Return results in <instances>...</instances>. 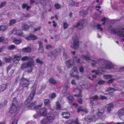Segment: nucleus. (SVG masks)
Wrapping results in <instances>:
<instances>
[{
    "mask_svg": "<svg viewBox=\"0 0 124 124\" xmlns=\"http://www.w3.org/2000/svg\"><path fill=\"white\" fill-rule=\"evenodd\" d=\"M35 86V85H34L33 87L31 88V90L32 91L31 92L30 96L28 97V99L26 100L25 102V105H28L27 107L29 108H32L35 105V103H31L29 105L28 104L31 101L34 95L36 88Z\"/></svg>",
    "mask_w": 124,
    "mask_h": 124,
    "instance_id": "f257e3e1",
    "label": "nucleus"
},
{
    "mask_svg": "<svg viewBox=\"0 0 124 124\" xmlns=\"http://www.w3.org/2000/svg\"><path fill=\"white\" fill-rule=\"evenodd\" d=\"M54 119V116L53 114H48L46 116L40 121V123L41 124H49L53 122Z\"/></svg>",
    "mask_w": 124,
    "mask_h": 124,
    "instance_id": "f03ea898",
    "label": "nucleus"
},
{
    "mask_svg": "<svg viewBox=\"0 0 124 124\" xmlns=\"http://www.w3.org/2000/svg\"><path fill=\"white\" fill-rule=\"evenodd\" d=\"M81 89H79L78 87L74 89V91L76 92V94L75 95L77 97V99L78 102L80 104H81L82 102V100L81 97H82V95L81 93Z\"/></svg>",
    "mask_w": 124,
    "mask_h": 124,
    "instance_id": "7ed1b4c3",
    "label": "nucleus"
},
{
    "mask_svg": "<svg viewBox=\"0 0 124 124\" xmlns=\"http://www.w3.org/2000/svg\"><path fill=\"white\" fill-rule=\"evenodd\" d=\"M78 68L76 67H73L70 72V75L73 77H75L77 79H79L80 78L78 75Z\"/></svg>",
    "mask_w": 124,
    "mask_h": 124,
    "instance_id": "20e7f679",
    "label": "nucleus"
},
{
    "mask_svg": "<svg viewBox=\"0 0 124 124\" xmlns=\"http://www.w3.org/2000/svg\"><path fill=\"white\" fill-rule=\"evenodd\" d=\"M115 65L109 61H104L102 65V67L106 69H112L114 67Z\"/></svg>",
    "mask_w": 124,
    "mask_h": 124,
    "instance_id": "39448f33",
    "label": "nucleus"
},
{
    "mask_svg": "<svg viewBox=\"0 0 124 124\" xmlns=\"http://www.w3.org/2000/svg\"><path fill=\"white\" fill-rule=\"evenodd\" d=\"M111 31L117 36H122L124 37V29L123 28L120 30L113 29Z\"/></svg>",
    "mask_w": 124,
    "mask_h": 124,
    "instance_id": "423d86ee",
    "label": "nucleus"
},
{
    "mask_svg": "<svg viewBox=\"0 0 124 124\" xmlns=\"http://www.w3.org/2000/svg\"><path fill=\"white\" fill-rule=\"evenodd\" d=\"M19 108L16 107L15 105L13 103L11 107L10 108L9 112L11 113H13L14 115L16 114L19 112Z\"/></svg>",
    "mask_w": 124,
    "mask_h": 124,
    "instance_id": "0eeeda50",
    "label": "nucleus"
},
{
    "mask_svg": "<svg viewBox=\"0 0 124 124\" xmlns=\"http://www.w3.org/2000/svg\"><path fill=\"white\" fill-rule=\"evenodd\" d=\"M81 46L80 43L78 39H74L73 41V44L70 45V47L72 48L77 49Z\"/></svg>",
    "mask_w": 124,
    "mask_h": 124,
    "instance_id": "6e6552de",
    "label": "nucleus"
},
{
    "mask_svg": "<svg viewBox=\"0 0 124 124\" xmlns=\"http://www.w3.org/2000/svg\"><path fill=\"white\" fill-rule=\"evenodd\" d=\"M29 84V81L27 79L23 78L21 79L20 82V84L24 87L28 86Z\"/></svg>",
    "mask_w": 124,
    "mask_h": 124,
    "instance_id": "1a4fd4ad",
    "label": "nucleus"
},
{
    "mask_svg": "<svg viewBox=\"0 0 124 124\" xmlns=\"http://www.w3.org/2000/svg\"><path fill=\"white\" fill-rule=\"evenodd\" d=\"M34 62L33 60L31 59V62L29 61L27 63H23L22 65L21 68L24 69L28 67H31L34 66Z\"/></svg>",
    "mask_w": 124,
    "mask_h": 124,
    "instance_id": "9d476101",
    "label": "nucleus"
},
{
    "mask_svg": "<svg viewBox=\"0 0 124 124\" xmlns=\"http://www.w3.org/2000/svg\"><path fill=\"white\" fill-rule=\"evenodd\" d=\"M13 56V62L16 63H18L21 58V54H19L15 55Z\"/></svg>",
    "mask_w": 124,
    "mask_h": 124,
    "instance_id": "9b49d317",
    "label": "nucleus"
},
{
    "mask_svg": "<svg viewBox=\"0 0 124 124\" xmlns=\"http://www.w3.org/2000/svg\"><path fill=\"white\" fill-rule=\"evenodd\" d=\"M104 111V108H100L98 109V112L97 113V115L99 117L102 116L103 117L102 118V117H100L102 119H104L105 117V116L103 115Z\"/></svg>",
    "mask_w": 124,
    "mask_h": 124,
    "instance_id": "f8f14e48",
    "label": "nucleus"
},
{
    "mask_svg": "<svg viewBox=\"0 0 124 124\" xmlns=\"http://www.w3.org/2000/svg\"><path fill=\"white\" fill-rule=\"evenodd\" d=\"M70 87L67 85H64L63 87V89L62 91V93L64 95L67 96L70 94V92L67 91L68 88H69Z\"/></svg>",
    "mask_w": 124,
    "mask_h": 124,
    "instance_id": "ddd939ff",
    "label": "nucleus"
},
{
    "mask_svg": "<svg viewBox=\"0 0 124 124\" xmlns=\"http://www.w3.org/2000/svg\"><path fill=\"white\" fill-rule=\"evenodd\" d=\"M118 116L120 118L124 120V108L120 109L118 111Z\"/></svg>",
    "mask_w": 124,
    "mask_h": 124,
    "instance_id": "4468645a",
    "label": "nucleus"
},
{
    "mask_svg": "<svg viewBox=\"0 0 124 124\" xmlns=\"http://www.w3.org/2000/svg\"><path fill=\"white\" fill-rule=\"evenodd\" d=\"M39 114L40 116H46L47 113V110L45 108H43L40 109Z\"/></svg>",
    "mask_w": 124,
    "mask_h": 124,
    "instance_id": "2eb2a0df",
    "label": "nucleus"
},
{
    "mask_svg": "<svg viewBox=\"0 0 124 124\" xmlns=\"http://www.w3.org/2000/svg\"><path fill=\"white\" fill-rule=\"evenodd\" d=\"M66 66L67 68H71L73 66V63L71 60H69L66 62Z\"/></svg>",
    "mask_w": 124,
    "mask_h": 124,
    "instance_id": "dca6fc26",
    "label": "nucleus"
},
{
    "mask_svg": "<svg viewBox=\"0 0 124 124\" xmlns=\"http://www.w3.org/2000/svg\"><path fill=\"white\" fill-rule=\"evenodd\" d=\"M114 107V105L112 103H110L107 105L106 107V108L107 109L108 111H110L112 110V108Z\"/></svg>",
    "mask_w": 124,
    "mask_h": 124,
    "instance_id": "f3484780",
    "label": "nucleus"
},
{
    "mask_svg": "<svg viewBox=\"0 0 124 124\" xmlns=\"http://www.w3.org/2000/svg\"><path fill=\"white\" fill-rule=\"evenodd\" d=\"M102 60V59H98L97 61L95 60H93L91 59H90L89 61V62H91V64L93 66L95 67L96 66V64L97 63V62L98 61H100Z\"/></svg>",
    "mask_w": 124,
    "mask_h": 124,
    "instance_id": "a211bd4d",
    "label": "nucleus"
},
{
    "mask_svg": "<svg viewBox=\"0 0 124 124\" xmlns=\"http://www.w3.org/2000/svg\"><path fill=\"white\" fill-rule=\"evenodd\" d=\"M73 62L75 64L80 65L81 64L79 59L76 56L73 58Z\"/></svg>",
    "mask_w": 124,
    "mask_h": 124,
    "instance_id": "6ab92c4d",
    "label": "nucleus"
},
{
    "mask_svg": "<svg viewBox=\"0 0 124 124\" xmlns=\"http://www.w3.org/2000/svg\"><path fill=\"white\" fill-rule=\"evenodd\" d=\"M13 31L12 33H13L19 36H21L22 35V32L21 31L16 30V29H14L13 30Z\"/></svg>",
    "mask_w": 124,
    "mask_h": 124,
    "instance_id": "aec40b11",
    "label": "nucleus"
},
{
    "mask_svg": "<svg viewBox=\"0 0 124 124\" xmlns=\"http://www.w3.org/2000/svg\"><path fill=\"white\" fill-rule=\"evenodd\" d=\"M22 51L25 53H30L31 52V49L30 47H28L23 48L22 49Z\"/></svg>",
    "mask_w": 124,
    "mask_h": 124,
    "instance_id": "412c9836",
    "label": "nucleus"
},
{
    "mask_svg": "<svg viewBox=\"0 0 124 124\" xmlns=\"http://www.w3.org/2000/svg\"><path fill=\"white\" fill-rule=\"evenodd\" d=\"M81 57L84 60L86 61H89L91 59L90 57L88 55H81Z\"/></svg>",
    "mask_w": 124,
    "mask_h": 124,
    "instance_id": "4be33fe9",
    "label": "nucleus"
},
{
    "mask_svg": "<svg viewBox=\"0 0 124 124\" xmlns=\"http://www.w3.org/2000/svg\"><path fill=\"white\" fill-rule=\"evenodd\" d=\"M92 72L93 73H95L96 74L98 75H100L102 73V72H100V70L99 69L96 70H93L92 71Z\"/></svg>",
    "mask_w": 124,
    "mask_h": 124,
    "instance_id": "5701e85b",
    "label": "nucleus"
},
{
    "mask_svg": "<svg viewBox=\"0 0 124 124\" xmlns=\"http://www.w3.org/2000/svg\"><path fill=\"white\" fill-rule=\"evenodd\" d=\"M62 115L63 116V117L66 119L68 118L70 116V114L69 113L66 112L62 113Z\"/></svg>",
    "mask_w": 124,
    "mask_h": 124,
    "instance_id": "b1692460",
    "label": "nucleus"
},
{
    "mask_svg": "<svg viewBox=\"0 0 124 124\" xmlns=\"http://www.w3.org/2000/svg\"><path fill=\"white\" fill-rule=\"evenodd\" d=\"M48 55L51 57V59L52 60H54L56 58L55 54L54 53L53 54L51 52H50L49 53Z\"/></svg>",
    "mask_w": 124,
    "mask_h": 124,
    "instance_id": "393cba45",
    "label": "nucleus"
},
{
    "mask_svg": "<svg viewBox=\"0 0 124 124\" xmlns=\"http://www.w3.org/2000/svg\"><path fill=\"white\" fill-rule=\"evenodd\" d=\"M98 103V102L95 100L92 101L90 102V104L92 106H95Z\"/></svg>",
    "mask_w": 124,
    "mask_h": 124,
    "instance_id": "a878e982",
    "label": "nucleus"
},
{
    "mask_svg": "<svg viewBox=\"0 0 124 124\" xmlns=\"http://www.w3.org/2000/svg\"><path fill=\"white\" fill-rule=\"evenodd\" d=\"M7 85L5 84H3L2 85L0 88V92L3 91L6 88Z\"/></svg>",
    "mask_w": 124,
    "mask_h": 124,
    "instance_id": "bb28decb",
    "label": "nucleus"
},
{
    "mask_svg": "<svg viewBox=\"0 0 124 124\" xmlns=\"http://www.w3.org/2000/svg\"><path fill=\"white\" fill-rule=\"evenodd\" d=\"M13 41L15 44H18L21 43L22 40L21 39H14Z\"/></svg>",
    "mask_w": 124,
    "mask_h": 124,
    "instance_id": "cd10ccee",
    "label": "nucleus"
},
{
    "mask_svg": "<svg viewBox=\"0 0 124 124\" xmlns=\"http://www.w3.org/2000/svg\"><path fill=\"white\" fill-rule=\"evenodd\" d=\"M28 59H29V60H31V59L33 60V59L31 58H30V56H25L24 57H23L22 58L21 60L22 61H25Z\"/></svg>",
    "mask_w": 124,
    "mask_h": 124,
    "instance_id": "c85d7f7f",
    "label": "nucleus"
},
{
    "mask_svg": "<svg viewBox=\"0 0 124 124\" xmlns=\"http://www.w3.org/2000/svg\"><path fill=\"white\" fill-rule=\"evenodd\" d=\"M6 62H11L12 59V58L9 57L8 58H5L3 59Z\"/></svg>",
    "mask_w": 124,
    "mask_h": 124,
    "instance_id": "c756f323",
    "label": "nucleus"
},
{
    "mask_svg": "<svg viewBox=\"0 0 124 124\" xmlns=\"http://www.w3.org/2000/svg\"><path fill=\"white\" fill-rule=\"evenodd\" d=\"M49 82L52 84H55L56 83V81L53 78H50L49 80Z\"/></svg>",
    "mask_w": 124,
    "mask_h": 124,
    "instance_id": "7c9ffc66",
    "label": "nucleus"
},
{
    "mask_svg": "<svg viewBox=\"0 0 124 124\" xmlns=\"http://www.w3.org/2000/svg\"><path fill=\"white\" fill-rule=\"evenodd\" d=\"M7 48L9 50H14L16 49L15 46L14 45H10L8 46Z\"/></svg>",
    "mask_w": 124,
    "mask_h": 124,
    "instance_id": "2f4dec72",
    "label": "nucleus"
},
{
    "mask_svg": "<svg viewBox=\"0 0 124 124\" xmlns=\"http://www.w3.org/2000/svg\"><path fill=\"white\" fill-rule=\"evenodd\" d=\"M56 109L57 110H60L61 108V106L60 104V103L58 101L56 103Z\"/></svg>",
    "mask_w": 124,
    "mask_h": 124,
    "instance_id": "473e14b6",
    "label": "nucleus"
},
{
    "mask_svg": "<svg viewBox=\"0 0 124 124\" xmlns=\"http://www.w3.org/2000/svg\"><path fill=\"white\" fill-rule=\"evenodd\" d=\"M36 36L33 34H30L29 36H28L27 39H36Z\"/></svg>",
    "mask_w": 124,
    "mask_h": 124,
    "instance_id": "72a5a7b5",
    "label": "nucleus"
},
{
    "mask_svg": "<svg viewBox=\"0 0 124 124\" xmlns=\"http://www.w3.org/2000/svg\"><path fill=\"white\" fill-rule=\"evenodd\" d=\"M7 27L6 25H2L0 27V30L4 31L6 29Z\"/></svg>",
    "mask_w": 124,
    "mask_h": 124,
    "instance_id": "f704fd0d",
    "label": "nucleus"
},
{
    "mask_svg": "<svg viewBox=\"0 0 124 124\" xmlns=\"http://www.w3.org/2000/svg\"><path fill=\"white\" fill-rule=\"evenodd\" d=\"M38 43L39 45V50L40 51V50L41 49L42 50L43 47L42 42L41 41H38Z\"/></svg>",
    "mask_w": 124,
    "mask_h": 124,
    "instance_id": "c9c22d12",
    "label": "nucleus"
},
{
    "mask_svg": "<svg viewBox=\"0 0 124 124\" xmlns=\"http://www.w3.org/2000/svg\"><path fill=\"white\" fill-rule=\"evenodd\" d=\"M80 111H83L85 113H87L88 112V110L86 109H80L78 108V112L79 113Z\"/></svg>",
    "mask_w": 124,
    "mask_h": 124,
    "instance_id": "e433bc0d",
    "label": "nucleus"
},
{
    "mask_svg": "<svg viewBox=\"0 0 124 124\" xmlns=\"http://www.w3.org/2000/svg\"><path fill=\"white\" fill-rule=\"evenodd\" d=\"M115 91V89L113 88H109L108 90V92L109 93H113Z\"/></svg>",
    "mask_w": 124,
    "mask_h": 124,
    "instance_id": "4c0bfd02",
    "label": "nucleus"
},
{
    "mask_svg": "<svg viewBox=\"0 0 124 124\" xmlns=\"http://www.w3.org/2000/svg\"><path fill=\"white\" fill-rule=\"evenodd\" d=\"M29 28V27L28 26H27L26 24H24L22 27L23 29L25 31L27 30Z\"/></svg>",
    "mask_w": 124,
    "mask_h": 124,
    "instance_id": "58836bf2",
    "label": "nucleus"
},
{
    "mask_svg": "<svg viewBox=\"0 0 124 124\" xmlns=\"http://www.w3.org/2000/svg\"><path fill=\"white\" fill-rule=\"evenodd\" d=\"M56 95L55 93H52L49 95V97L51 99H53L56 96Z\"/></svg>",
    "mask_w": 124,
    "mask_h": 124,
    "instance_id": "ea45409f",
    "label": "nucleus"
},
{
    "mask_svg": "<svg viewBox=\"0 0 124 124\" xmlns=\"http://www.w3.org/2000/svg\"><path fill=\"white\" fill-rule=\"evenodd\" d=\"M16 22V21L14 19H12L10 20L9 24L10 25H12L15 23Z\"/></svg>",
    "mask_w": 124,
    "mask_h": 124,
    "instance_id": "a19ab883",
    "label": "nucleus"
},
{
    "mask_svg": "<svg viewBox=\"0 0 124 124\" xmlns=\"http://www.w3.org/2000/svg\"><path fill=\"white\" fill-rule=\"evenodd\" d=\"M22 7L23 8H26L27 10H28L30 8V6H28L26 4H23Z\"/></svg>",
    "mask_w": 124,
    "mask_h": 124,
    "instance_id": "79ce46f5",
    "label": "nucleus"
},
{
    "mask_svg": "<svg viewBox=\"0 0 124 124\" xmlns=\"http://www.w3.org/2000/svg\"><path fill=\"white\" fill-rule=\"evenodd\" d=\"M44 103L45 105H46L49 104L50 101L48 99H45L44 100Z\"/></svg>",
    "mask_w": 124,
    "mask_h": 124,
    "instance_id": "37998d69",
    "label": "nucleus"
},
{
    "mask_svg": "<svg viewBox=\"0 0 124 124\" xmlns=\"http://www.w3.org/2000/svg\"><path fill=\"white\" fill-rule=\"evenodd\" d=\"M2 42V43L7 44L8 42L7 39H0V42Z\"/></svg>",
    "mask_w": 124,
    "mask_h": 124,
    "instance_id": "c03bdc74",
    "label": "nucleus"
},
{
    "mask_svg": "<svg viewBox=\"0 0 124 124\" xmlns=\"http://www.w3.org/2000/svg\"><path fill=\"white\" fill-rule=\"evenodd\" d=\"M88 119L91 121H95L97 120L96 119L95 117L94 116H93L92 117H88Z\"/></svg>",
    "mask_w": 124,
    "mask_h": 124,
    "instance_id": "a18cd8bd",
    "label": "nucleus"
},
{
    "mask_svg": "<svg viewBox=\"0 0 124 124\" xmlns=\"http://www.w3.org/2000/svg\"><path fill=\"white\" fill-rule=\"evenodd\" d=\"M104 78L105 79H108L112 77V76L109 75H105L103 76Z\"/></svg>",
    "mask_w": 124,
    "mask_h": 124,
    "instance_id": "49530a36",
    "label": "nucleus"
},
{
    "mask_svg": "<svg viewBox=\"0 0 124 124\" xmlns=\"http://www.w3.org/2000/svg\"><path fill=\"white\" fill-rule=\"evenodd\" d=\"M79 71L81 73H83L84 72V68L82 66H81L79 68Z\"/></svg>",
    "mask_w": 124,
    "mask_h": 124,
    "instance_id": "de8ad7c7",
    "label": "nucleus"
},
{
    "mask_svg": "<svg viewBox=\"0 0 124 124\" xmlns=\"http://www.w3.org/2000/svg\"><path fill=\"white\" fill-rule=\"evenodd\" d=\"M107 18L105 17H103V19H101V21L103 22L102 24L104 25L105 24V22L107 20Z\"/></svg>",
    "mask_w": 124,
    "mask_h": 124,
    "instance_id": "09e8293b",
    "label": "nucleus"
},
{
    "mask_svg": "<svg viewBox=\"0 0 124 124\" xmlns=\"http://www.w3.org/2000/svg\"><path fill=\"white\" fill-rule=\"evenodd\" d=\"M67 98L68 100L70 101H72L74 100L73 97L72 96H70L69 97H67Z\"/></svg>",
    "mask_w": 124,
    "mask_h": 124,
    "instance_id": "8fccbe9b",
    "label": "nucleus"
},
{
    "mask_svg": "<svg viewBox=\"0 0 124 124\" xmlns=\"http://www.w3.org/2000/svg\"><path fill=\"white\" fill-rule=\"evenodd\" d=\"M68 26V25L66 23H63V27L64 29H67Z\"/></svg>",
    "mask_w": 124,
    "mask_h": 124,
    "instance_id": "3c124183",
    "label": "nucleus"
},
{
    "mask_svg": "<svg viewBox=\"0 0 124 124\" xmlns=\"http://www.w3.org/2000/svg\"><path fill=\"white\" fill-rule=\"evenodd\" d=\"M11 124H17V121L16 119L12 120L11 122Z\"/></svg>",
    "mask_w": 124,
    "mask_h": 124,
    "instance_id": "603ef678",
    "label": "nucleus"
},
{
    "mask_svg": "<svg viewBox=\"0 0 124 124\" xmlns=\"http://www.w3.org/2000/svg\"><path fill=\"white\" fill-rule=\"evenodd\" d=\"M75 4V2L73 0H71L70 2L69 5L71 6H72L74 5Z\"/></svg>",
    "mask_w": 124,
    "mask_h": 124,
    "instance_id": "864d4df0",
    "label": "nucleus"
},
{
    "mask_svg": "<svg viewBox=\"0 0 124 124\" xmlns=\"http://www.w3.org/2000/svg\"><path fill=\"white\" fill-rule=\"evenodd\" d=\"M105 82L104 81L102 80H100L98 82V84L100 85L104 84Z\"/></svg>",
    "mask_w": 124,
    "mask_h": 124,
    "instance_id": "5fc2aeb1",
    "label": "nucleus"
},
{
    "mask_svg": "<svg viewBox=\"0 0 124 124\" xmlns=\"http://www.w3.org/2000/svg\"><path fill=\"white\" fill-rule=\"evenodd\" d=\"M55 7L57 9L61 7V6L58 4H56L54 5Z\"/></svg>",
    "mask_w": 124,
    "mask_h": 124,
    "instance_id": "6e6d98bb",
    "label": "nucleus"
},
{
    "mask_svg": "<svg viewBox=\"0 0 124 124\" xmlns=\"http://www.w3.org/2000/svg\"><path fill=\"white\" fill-rule=\"evenodd\" d=\"M71 83L73 85H76V82L75 80L74 79L72 80L71 82Z\"/></svg>",
    "mask_w": 124,
    "mask_h": 124,
    "instance_id": "4d7b16f0",
    "label": "nucleus"
},
{
    "mask_svg": "<svg viewBox=\"0 0 124 124\" xmlns=\"http://www.w3.org/2000/svg\"><path fill=\"white\" fill-rule=\"evenodd\" d=\"M40 116V115L39 113V114H38V113H37L35 114L33 116L35 118H37L39 117Z\"/></svg>",
    "mask_w": 124,
    "mask_h": 124,
    "instance_id": "13d9d810",
    "label": "nucleus"
},
{
    "mask_svg": "<svg viewBox=\"0 0 124 124\" xmlns=\"http://www.w3.org/2000/svg\"><path fill=\"white\" fill-rule=\"evenodd\" d=\"M80 14L82 15L83 16L84 15L83 14H87V12L85 11H84L83 12V11H80Z\"/></svg>",
    "mask_w": 124,
    "mask_h": 124,
    "instance_id": "bf43d9fd",
    "label": "nucleus"
},
{
    "mask_svg": "<svg viewBox=\"0 0 124 124\" xmlns=\"http://www.w3.org/2000/svg\"><path fill=\"white\" fill-rule=\"evenodd\" d=\"M36 62L37 63H39V64H41L42 63V62L39 58H38L36 60Z\"/></svg>",
    "mask_w": 124,
    "mask_h": 124,
    "instance_id": "052dcab7",
    "label": "nucleus"
},
{
    "mask_svg": "<svg viewBox=\"0 0 124 124\" xmlns=\"http://www.w3.org/2000/svg\"><path fill=\"white\" fill-rule=\"evenodd\" d=\"M45 0H41L40 2L43 5H45Z\"/></svg>",
    "mask_w": 124,
    "mask_h": 124,
    "instance_id": "680f3d73",
    "label": "nucleus"
},
{
    "mask_svg": "<svg viewBox=\"0 0 124 124\" xmlns=\"http://www.w3.org/2000/svg\"><path fill=\"white\" fill-rule=\"evenodd\" d=\"M97 28L98 29H100L101 31H102V29L101 28V25H100L98 24L97 26Z\"/></svg>",
    "mask_w": 124,
    "mask_h": 124,
    "instance_id": "e2e57ef3",
    "label": "nucleus"
},
{
    "mask_svg": "<svg viewBox=\"0 0 124 124\" xmlns=\"http://www.w3.org/2000/svg\"><path fill=\"white\" fill-rule=\"evenodd\" d=\"M98 96L96 95L92 97V98L93 99H95V100H96L98 98Z\"/></svg>",
    "mask_w": 124,
    "mask_h": 124,
    "instance_id": "0e129e2a",
    "label": "nucleus"
},
{
    "mask_svg": "<svg viewBox=\"0 0 124 124\" xmlns=\"http://www.w3.org/2000/svg\"><path fill=\"white\" fill-rule=\"evenodd\" d=\"M114 79H109L107 82L108 83V84H111L113 82Z\"/></svg>",
    "mask_w": 124,
    "mask_h": 124,
    "instance_id": "69168bd1",
    "label": "nucleus"
},
{
    "mask_svg": "<svg viewBox=\"0 0 124 124\" xmlns=\"http://www.w3.org/2000/svg\"><path fill=\"white\" fill-rule=\"evenodd\" d=\"M52 47V46L51 45H47L46 46V48L47 49H48Z\"/></svg>",
    "mask_w": 124,
    "mask_h": 124,
    "instance_id": "338daca9",
    "label": "nucleus"
},
{
    "mask_svg": "<svg viewBox=\"0 0 124 124\" xmlns=\"http://www.w3.org/2000/svg\"><path fill=\"white\" fill-rule=\"evenodd\" d=\"M5 4L6 3L5 2L2 3L0 5V8L5 6Z\"/></svg>",
    "mask_w": 124,
    "mask_h": 124,
    "instance_id": "774afa93",
    "label": "nucleus"
}]
</instances>
